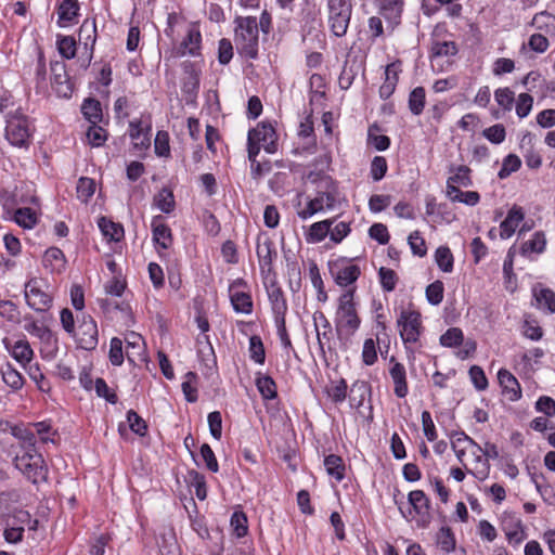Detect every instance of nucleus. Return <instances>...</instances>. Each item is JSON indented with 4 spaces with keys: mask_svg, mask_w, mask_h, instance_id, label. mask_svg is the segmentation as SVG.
I'll list each match as a JSON object with an SVG mask.
<instances>
[{
    "mask_svg": "<svg viewBox=\"0 0 555 555\" xmlns=\"http://www.w3.org/2000/svg\"><path fill=\"white\" fill-rule=\"evenodd\" d=\"M234 42L240 55L254 60L258 56V22L253 16H237L234 21Z\"/></svg>",
    "mask_w": 555,
    "mask_h": 555,
    "instance_id": "1",
    "label": "nucleus"
},
{
    "mask_svg": "<svg viewBox=\"0 0 555 555\" xmlns=\"http://www.w3.org/2000/svg\"><path fill=\"white\" fill-rule=\"evenodd\" d=\"M276 140V132L270 124L260 122L249 130L247 138L249 162L255 163L261 147L269 154L275 153L278 150Z\"/></svg>",
    "mask_w": 555,
    "mask_h": 555,
    "instance_id": "2",
    "label": "nucleus"
},
{
    "mask_svg": "<svg viewBox=\"0 0 555 555\" xmlns=\"http://www.w3.org/2000/svg\"><path fill=\"white\" fill-rule=\"evenodd\" d=\"M397 327L405 348H411L420 341L424 332L421 313L412 308L402 309L397 319Z\"/></svg>",
    "mask_w": 555,
    "mask_h": 555,
    "instance_id": "3",
    "label": "nucleus"
},
{
    "mask_svg": "<svg viewBox=\"0 0 555 555\" xmlns=\"http://www.w3.org/2000/svg\"><path fill=\"white\" fill-rule=\"evenodd\" d=\"M410 507L406 512L400 508L402 516L408 521H415L420 528H427L431 522L430 501L423 490H413L408 494Z\"/></svg>",
    "mask_w": 555,
    "mask_h": 555,
    "instance_id": "4",
    "label": "nucleus"
},
{
    "mask_svg": "<svg viewBox=\"0 0 555 555\" xmlns=\"http://www.w3.org/2000/svg\"><path fill=\"white\" fill-rule=\"evenodd\" d=\"M15 467L33 483L38 485L48 478V467L41 454L26 451L14 459Z\"/></svg>",
    "mask_w": 555,
    "mask_h": 555,
    "instance_id": "5",
    "label": "nucleus"
},
{
    "mask_svg": "<svg viewBox=\"0 0 555 555\" xmlns=\"http://www.w3.org/2000/svg\"><path fill=\"white\" fill-rule=\"evenodd\" d=\"M24 294L27 305L35 311L44 312L52 307L53 295L43 279H30L25 284Z\"/></svg>",
    "mask_w": 555,
    "mask_h": 555,
    "instance_id": "6",
    "label": "nucleus"
},
{
    "mask_svg": "<svg viewBox=\"0 0 555 555\" xmlns=\"http://www.w3.org/2000/svg\"><path fill=\"white\" fill-rule=\"evenodd\" d=\"M327 10L331 31L336 37L345 36L352 13L351 0H327Z\"/></svg>",
    "mask_w": 555,
    "mask_h": 555,
    "instance_id": "7",
    "label": "nucleus"
},
{
    "mask_svg": "<svg viewBox=\"0 0 555 555\" xmlns=\"http://www.w3.org/2000/svg\"><path fill=\"white\" fill-rule=\"evenodd\" d=\"M5 138L14 146L28 147L31 138L28 118L18 112L10 115L7 120Z\"/></svg>",
    "mask_w": 555,
    "mask_h": 555,
    "instance_id": "8",
    "label": "nucleus"
},
{
    "mask_svg": "<svg viewBox=\"0 0 555 555\" xmlns=\"http://www.w3.org/2000/svg\"><path fill=\"white\" fill-rule=\"evenodd\" d=\"M354 291L349 289L339 297L337 310V328H344L352 335L360 326V318L357 314L353 302Z\"/></svg>",
    "mask_w": 555,
    "mask_h": 555,
    "instance_id": "9",
    "label": "nucleus"
},
{
    "mask_svg": "<svg viewBox=\"0 0 555 555\" xmlns=\"http://www.w3.org/2000/svg\"><path fill=\"white\" fill-rule=\"evenodd\" d=\"M336 203V188L331 185L326 191L318 192L317 196L307 203L306 208L298 211V217L306 220L324 209H332Z\"/></svg>",
    "mask_w": 555,
    "mask_h": 555,
    "instance_id": "10",
    "label": "nucleus"
},
{
    "mask_svg": "<svg viewBox=\"0 0 555 555\" xmlns=\"http://www.w3.org/2000/svg\"><path fill=\"white\" fill-rule=\"evenodd\" d=\"M81 349L93 350L99 343V331L95 321L90 315H82L78 330L74 333Z\"/></svg>",
    "mask_w": 555,
    "mask_h": 555,
    "instance_id": "11",
    "label": "nucleus"
},
{
    "mask_svg": "<svg viewBox=\"0 0 555 555\" xmlns=\"http://www.w3.org/2000/svg\"><path fill=\"white\" fill-rule=\"evenodd\" d=\"M52 73V87L55 92L62 98H69L72 95V85L66 73V65L63 62H52L50 64Z\"/></svg>",
    "mask_w": 555,
    "mask_h": 555,
    "instance_id": "12",
    "label": "nucleus"
},
{
    "mask_svg": "<svg viewBox=\"0 0 555 555\" xmlns=\"http://www.w3.org/2000/svg\"><path fill=\"white\" fill-rule=\"evenodd\" d=\"M389 375L393 383V393L402 399L409 393L405 366L398 362L395 357L389 360Z\"/></svg>",
    "mask_w": 555,
    "mask_h": 555,
    "instance_id": "13",
    "label": "nucleus"
},
{
    "mask_svg": "<svg viewBox=\"0 0 555 555\" xmlns=\"http://www.w3.org/2000/svg\"><path fill=\"white\" fill-rule=\"evenodd\" d=\"M313 323L317 332L318 345L321 352L325 353V347L331 350L328 345L332 336V326L323 312L317 311L313 313Z\"/></svg>",
    "mask_w": 555,
    "mask_h": 555,
    "instance_id": "14",
    "label": "nucleus"
},
{
    "mask_svg": "<svg viewBox=\"0 0 555 555\" xmlns=\"http://www.w3.org/2000/svg\"><path fill=\"white\" fill-rule=\"evenodd\" d=\"M450 172L452 173L447 180L446 194L451 195V189H460V186L468 188L473 184L470 178V169L465 166H451Z\"/></svg>",
    "mask_w": 555,
    "mask_h": 555,
    "instance_id": "15",
    "label": "nucleus"
},
{
    "mask_svg": "<svg viewBox=\"0 0 555 555\" xmlns=\"http://www.w3.org/2000/svg\"><path fill=\"white\" fill-rule=\"evenodd\" d=\"M129 135L133 145L139 150H146L151 145V126L143 127V121L135 119L129 124Z\"/></svg>",
    "mask_w": 555,
    "mask_h": 555,
    "instance_id": "16",
    "label": "nucleus"
},
{
    "mask_svg": "<svg viewBox=\"0 0 555 555\" xmlns=\"http://www.w3.org/2000/svg\"><path fill=\"white\" fill-rule=\"evenodd\" d=\"M153 241L160 248L167 249L172 244V234L170 228L164 222L162 216H155L151 222Z\"/></svg>",
    "mask_w": 555,
    "mask_h": 555,
    "instance_id": "17",
    "label": "nucleus"
},
{
    "mask_svg": "<svg viewBox=\"0 0 555 555\" xmlns=\"http://www.w3.org/2000/svg\"><path fill=\"white\" fill-rule=\"evenodd\" d=\"M525 214L521 207L514 205L507 212L506 218L500 224V237L509 238L524 220Z\"/></svg>",
    "mask_w": 555,
    "mask_h": 555,
    "instance_id": "18",
    "label": "nucleus"
},
{
    "mask_svg": "<svg viewBox=\"0 0 555 555\" xmlns=\"http://www.w3.org/2000/svg\"><path fill=\"white\" fill-rule=\"evenodd\" d=\"M257 256L262 272L272 270L273 258L276 257L274 244L269 237L257 240Z\"/></svg>",
    "mask_w": 555,
    "mask_h": 555,
    "instance_id": "19",
    "label": "nucleus"
},
{
    "mask_svg": "<svg viewBox=\"0 0 555 555\" xmlns=\"http://www.w3.org/2000/svg\"><path fill=\"white\" fill-rule=\"evenodd\" d=\"M380 14L395 28L401 22L402 0H377Z\"/></svg>",
    "mask_w": 555,
    "mask_h": 555,
    "instance_id": "20",
    "label": "nucleus"
},
{
    "mask_svg": "<svg viewBox=\"0 0 555 555\" xmlns=\"http://www.w3.org/2000/svg\"><path fill=\"white\" fill-rule=\"evenodd\" d=\"M498 379L503 389V393L511 401H516L521 397V389L516 377L507 370L501 369L498 372Z\"/></svg>",
    "mask_w": 555,
    "mask_h": 555,
    "instance_id": "21",
    "label": "nucleus"
},
{
    "mask_svg": "<svg viewBox=\"0 0 555 555\" xmlns=\"http://www.w3.org/2000/svg\"><path fill=\"white\" fill-rule=\"evenodd\" d=\"M546 237L542 231H537L532 236L525 241L519 248L520 255L527 258H532L534 255H540L545 250Z\"/></svg>",
    "mask_w": 555,
    "mask_h": 555,
    "instance_id": "22",
    "label": "nucleus"
},
{
    "mask_svg": "<svg viewBox=\"0 0 555 555\" xmlns=\"http://www.w3.org/2000/svg\"><path fill=\"white\" fill-rule=\"evenodd\" d=\"M268 297L272 307L274 319H282L287 312V302L283 291L276 283H272L268 287Z\"/></svg>",
    "mask_w": 555,
    "mask_h": 555,
    "instance_id": "23",
    "label": "nucleus"
},
{
    "mask_svg": "<svg viewBox=\"0 0 555 555\" xmlns=\"http://www.w3.org/2000/svg\"><path fill=\"white\" fill-rule=\"evenodd\" d=\"M233 309L238 313L249 314L253 311V300L248 293L236 289V284L229 288Z\"/></svg>",
    "mask_w": 555,
    "mask_h": 555,
    "instance_id": "24",
    "label": "nucleus"
},
{
    "mask_svg": "<svg viewBox=\"0 0 555 555\" xmlns=\"http://www.w3.org/2000/svg\"><path fill=\"white\" fill-rule=\"evenodd\" d=\"M201 33L196 28H190L185 38L180 43L178 54L183 56L185 54L196 55L201 48Z\"/></svg>",
    "mask_w": 555,
    "mask_h": 555,
    "instance_id": "25",
    "label": "nucleus"
},
{
    "mask_svg": "<svg viewBox=\"0 0 555 555\" xmlns=\"http://www.w3.org/2000/svg\"><path fill=\"white\" fill-rule=\"evenodd\" d=\"M335 281L340 286H348L356 282L360 276V268L357 264H347L344 267L337 268L336 271H332Z\"/></svg>",
    "mask_w": 555,
    "mask_h": 555,
    "instance_id": "26",
    "label": "nucleus"
},
{
    "mask_svg": "<svg viewBox=\"0 0 555 555\" xmlns=\"http://www.w3.org/2000/svg\"><path fill=\"white\" fill-rule=\"evenodd\" d=\"M99 228L102 234L109 241L119 242L124 237V228L119 223L102 217L99 219Z\"/></svg>",
    "mask_w": 555,
    "mask_h": 555,
    "instance_id": "27",
    "label": "nucleus"
},
{
    "mask_svg": "<svg viewBox=\"0 0 555 555\" xmlns=\"http://www.w3.org/2000/svg\"><path fill=\"white\" fill-rule=\"evenodd\" d=\"M79 11L77 0H63L59 5V25L65 26L67 23L73 22Z\"/></svg>",
    "mask_w": 555,
    "mask_h": 555,
    "instance_id": "28",
    "label": "nucleus"
},
{
    "mask_svg": "<svg viewBox=\"0 0 555 555\" xmlns=\"http://www.w3.org/2000/svg\"><path fill=\"white\" fill-rule=\"evenodd\" d=\"M12 435L22 441L23 448L27 449V451H36V433L31 425L24 426H14L12 427Z\"/></svg>",
    "mask_w": 555,
    "mask_h": 555,
    "instance_id": "29",
    "label": "nucleus"
},
{
    "mask_svg": "<svg viewBox=\"0 0 555 555\" xmlns=\"http://www.w3.org/2000/svg\"><path fill=\"white\" fill-rule=\"evenodd\" d=\"M333 223L334 219H326L311 224L307 234V241L312 243L322 242L327 235H330V229Z\"/></svg>",
    "mask_w": 555,
    "mask_h": 555,
    "instance_id": "30",
    "label": "nucleus"
},
{
    "mask_svg": "<svg viewBox=\"0 0 555 555\" xmlns=\"http://www.w3.org/2000/svg\"><path fill=\"white\" fill-rule=\"evenodd\" d=\"M534 298L539 309L550 313L555 312V293L552 289H534Z\"/></svg>",
    "mask_w": 555,
    "mask_h": 555,
    "instance_id": "31",
    "label": "nucleus"
},
{
    "mask_svg": "<svg viewBox=\"0 0 555 555\" xmlns=\"http://www.w3.org/2000/svg\"><path fill=\"white\" fill-rule=\"evenodd\" d=\"M256 386L264 400H272L276 398V384L271 376L259 374L256 377Z\"/></svg>",
    "mask_w": 555,
    "mask_h": 555,
    "instance_id": "32",
    "label": "nucleus"
},
{
    "mask_svg": "<svg viewBox=\"0 0 555 555\" xmlns=\"http://www.w3.org/2000/svg\"><path fill=\"white\" fill-rule=\"evenodd\" d=\"M326 473L334 477L337 481H341L345 477V464L340 456L330 454L324 459Z\"/></svg>",
    "mask_w": 555,
    "mask_h": 555,
    "instance_id": "33",
    "label": "nucleus"
},
{
    "mask_svg": "<svg viewBox=\"0 0 555 555\" xmlns=\"http://www.w3.org/2000/svg\"><path fill=\"white\" fill-rule=\"evenodd\" d=\"M451 447L453 451L469 450L473 454L476 451H481V447L464 433H456L451 436Z\"/></svg>",
    "mask_w": 555,
    "mask_h": 555,
    "instance_id": "34",
    "label": "nucleus"
},
{
    "mask_svg": "<svg viewBox=\"0 0 555 555\" xmlns=\"http://www.w3.org/2000/svg\"><path fill=\"white\" fill-rule=\"evenodd\" d=\"M81 112L91 124H98L102 119L101 103L95 99H86L82 103Z\"/></svg>",
    "mask_w": 555,
    "mask_h": 555,
    "instance_id": "35",
    "label": "nucleus"
},
{
    "mask_svg": "<svg viewBox=\"0 0 555 555\" xmlns=\"http://www.w3.org/2000/svg\"><path fill=\"white\" fill-rule=\"evenodd\" d=\"M79 40L83 42L86 48L90 46V50H93L96 40V25L94 20L83 21L79 28Z\"/></svg>",
    "mask_w": 555,
    "mask_h": 555,
    "instance_id": "36",
    "label": "nucleus"
},
{
    "mask_svg": "<svg viewBox=\"0 0 555 555\" xmlns=\"http://www.w3.org/2000/svg\"><path fill=\"white\" fill-rule=\"evenodd\" d=\"M154 205L163 212L170 214L176 206L173 193L168 189H162L154 196Z\"/></svg>",
    "mask_w": 555,
    "mask_h": 555,
    "instance_id": "37",
    "label": "nucleus"
},
{
    "mask_svg": "<svg viewBox=\"0 0 555 555\" xmlns=\"http://www.w3.org/2000/svg\"><path fill=\"white\" fill-rule=\"evenodd\" d=\"M11 354L17 362L25 366L27 363L31 361L34 351L30 348L28 341L18 340L14 344Z\"/></svg>",
    "mask_w": 555,
    "mask_h": 555,
    "instance_id": "38",
    "label": "nucleus"
},
{
    "mask_svg": "<svg viewBox=\"0 0 555 555\" xmlns=\"http://www.w3.org/2000/svg\"><path fill=\"white\" fill-rule=\"evenodd\" d=\"M188 482L195 489V495L198 500L203 501L207 498V487L204 475L192 469L188 473Z\"/></svg>",
    "mask_w": 555,
    "mask_h": 555,
    "instance_id": "39",
    "label": "nucleus"
},
{
    "mask_svg": "<svg viewBox=\"0 0 555 555\" xmlns=\"http://www.w3.org/2000/svg\"><path fill=\"white\" fill-rule=\"evenodd\" d=\"M197 380H198V377L196 375V373L194 372H188L185 375H184V379L182 382V391L184 393V397L186 399V401L189 402H195L197 401Z\"/></svg>",
    "mask_w": 555,
    "mask_h": 555,
    "instance_id": "40",
    "label": "nucleus"
},
{
    "mask_svg": "<svg viewBox=\"0 0 555 555\" xmlns=\"http://www.w3.org/2000/svg\"><path fill=\"white\" fill-rule=\"evenodd\" d=\"M2 379L3 382L10 386L11 388L17 390L21 389L24 385V378L22 374L12 366V364L7 363L2 367Z\"/></svg>",
    "mask_w": 555,
    "mask_h": 555,
    "instance_id": "41",
    "label": "nucleus"
},
{
    "mask_svg": "<svg viewBox=\"0 0 555 555\" xmlns=\"http://www.w3.org/2000/svg\"><path fill=\"white\" fill-rule=\"evenodd\" d=\"M451 202L463 203L468 206H476L480 201V195L476 191L463 192L460 189H451V195H447Z\"/></svg>",
    "mask_w": 555,
    "mask_h": 555,
    "instance_id": "42",
    "label": "nucleus"
},
{
    "mask_svg": "<svg viewBox=\"0 0 555 555\" xmlns=\"http://www.w3.org/2000/svg\"><path fill=\"white\" fill-rule=\"evenodd\" d=\"M437 544L444 553H450L455 550V538L449 527H442L437 532Z\"/></svg>",
    "mask_w": 555,
    "mask_h": 555,
    "instance_id": "43",
    "label": "nucleus"
},
{
    "mask_svg": "<svg viewBox=\"0 0 555 555\" xmlns=\"http://www.w3.org/2000/svg\"><path fill=\"white\" fill-rule=\"evenodd\" d=\"M425 106V89L416 87L409 95V108L413 115H420Z\"/></svg>",
    "mask_w": 555,
    "mask_h": 555,
    "instance_id": "44",
    "label": "nucleus"
},
{
    "mask_svg": "<svg viewBox=\"0 0 555 555\" xmlns=\"http://www.w3.org/2000/svg\"><path fill=\"white\" fill-rule=\"evenodd\" d=\"M15 222L25 228L31 229L37 223V216L35 211L29 207L18 208L14 214Z\"/></svg>",
    "mask_w": 555,
    "mask_h": 555,
    "instance_id": "45",
    "label": "nucleus"
},
{
    "mask_svg": "<svg viewBox=\"0 0 555 555\" xmlns=\"http://www.w3.org/2000/svg\"><path fill=\"white\" fill-rule=\"evenodd\" d=\"M162 542H158L162 555H178V545L172 529L160 534Z\"/></svg>",
    "mask_w": 555,
    "mask_h": 555,
    "instance_id": "46",
    "label": "nucleus"
},
{
    "mask_svg": "<svg viewBox=\"0 0 555 555\" xmlns=\"http://www.w3.org/2000/svg\"><path fill=\"white\" fill-rule=\"evenodd\" d=\"M77 196L82 203H87L95 192V182L91 178L81 177L77 183Z\"/></svg>",
    "mask_w": 555,
    "mask_h": 555,
    "instance_id": "47",
    "label": "nucleus"
},
{
    "mask_svg": "<svg viewBox=\"0 0 555 555\" xmlns=\"http://www.w3.org/2000/svg\"><path fill=\"white\" fill-rule=\"evenodd\" d=\"M436 262L443 272H451L453 269V255L449 247L440 246L435 254Z\"/></svg>",
    "mask_w": 555,
    "mask_h": 555,
    "instance_id": "48",
    "label": "nucleus"
},
{
    "mask_svg": "<svg viewBox=\"0 0 555 555\" xmlns=\"http://www.w3.org/2000/svg\"><path fill=\"white\" fill-rule=\"evenodd\" d=\"M444 286L439 280L433 282L426 287V299L433 306H438L443 300Z\"/></svg>",
    "mask_w": 555,
    "mask_h": 555,
    "instance_id": "49",
    "label": "nucleus"
},
{
    "mask_svg": "<svg viewBox=\"0 0 555 555\" xmlns=\"http://www.w3.org/2000/svg\"><path fill=\"white\" fill-rule=\"evenodd\" d=\"M57 49H59V52L60 54L67 59V60H70L73 57H75L76 55V41L73 37L70 36H61L57 38Z\"/></svg>",
    "mask_w": 555,
    "mask_h": 555,
    "instance_id": "50",
    "label": "nucleus"
},
{
    "mask_svg": "<svg viewBox=\"0 0 555 555\" xmlns=\"http://www.w3.org/2000/svg\"><path fill=\"white\" fill-rule=\"evenodd\" d=\"M249 354L250 358L259 364H263L266 360V351L263 343L259 336H251L249 338Z\"/></svg>",
    "mask_w": 555,
    "mask_h": 555,
    "instance_id": "51",
    "label": "nucleus"
},
{
    "mask_svg": "<svg viewBox=\"0 0 555 555\" xmlns=\"http://www.w3.org/2000/svg\"><path fill=\"white\" fill-rule=\"evenodd\" d=\"M380 285L385 292H392L398 282V275L392 269L382 267L378 271Z\"/></svg>",
    "mask_w": 555,
    "mask_h": 555,
    "instance_id": "52",
    "label": "nucleus"
},
{
    "mask_svg": "<svg viewBox=\"0 0 555 555\" xmlns=\"http://www.w3.org/2000/svg\"><path fill=\"white\" fill-rule=\"evenodd\" d=\"M463 332L459 327H451L449 328L444 334L440 337V344L443 347H456L462 344L463 341Z\"/></svg>",
    "mask_w": 555,
    "mask_h": 555,
    "instance_id": "53",
    "label": "nucleus"
},
{
    "mask_svg": "<svg viewBox=\"0 0 555 555\" xmlns=\"http://www.w3.org/2000/svg\"><path fill=\"white\" fill-rule=\"evenodd\" d=\"M494 98L499 106L504 111H511L515 102V94L509 88H499L494 92Z\"/></svg>",
    "mask_w": 555,
    "mask_h": 555,
    "instance_id": "54",
    "label": "nucleus"
},
{
    "mask_svg": "<svg viewBox=\"0 0 555 555\" xmlns=\"http://www.w3.org/2000/svg\"><path fill=\"white\" fill-rule=\"evenodd\" d=\"M531 25L539 30L547 31L555 27V16L546 11L539 12L533 16Z\"/></svg>",
    "mask_w": 555,
    "mask_h": 555,
    "instance_id": "55",
    "label": "nucleus"
},
{
    "mask_svg": "<svg viewBox=\"0 0 555 555\" xmlns=\"http://www.w3.org/2000/svg\"><path fill=\"white\" fill-rule=\"evenodd\" d=\"M521 166L520 158L515 154L507 155L502 164V167L499 171V177L501 179L507 178L513 172L517 171Z\"/></svg>",
    "mask_w": 555,
    "mask_h": 555,
    "instance_id": "56",
    "label": "nucleus"
},
{
    "mask_svg": "<svg viewBox=\"0 0 555 555\" xmlns=\"http://www.w3.org/2000/svg\"><path fill=\"white\" fill-rule=\"evenodd\" d=\"M155 153L159 157L170 156L169 134L167 131H158L154 141Z\"/></svg>",
    "mask_w": 555,
    "mask_h": 555,
    "instance_id": "57",
    "label": "nucleus"
},
{
    "mask_svg": "<svg viewBox=\"0 0 555 555\" xmlns=\"http://www.w3.org/2000/svg\"><path fill=\"white\" fill-rule=\"evenodd\" d=\"M475 455V462L476 466L474 470H468L469 474H473L476 478L480 480H485L489 476L490 472V464L489 461L482 455V453H479L476 451Z\"/></svg>",
    "mask_w": 555,
    "mask_h": 555,
    "instance_id": "58",
    "label": "nucleus"
},
{
    "mask_svg": "<svg viewBox=\"0 0 555 555\" xmlns=\"http://www.w3.org/2000/svg\"><path fill=\"white\" fill-rule=\"evenodd\" d=\"M127 421L129 423L130 429L139 435V436H145L147 433V425L145 421L133 410H129L127 412Z\"/></svg>",
    "mask_w": 555,
    "mask_h": 555,
    "instance_id": "59",
    "label": "nucleus"
},
{
    "mask_svg": "<svg viewBox=\"0 0 555 555\" xmlns=\"http://www.w3.org/2000/svg\"><path fill=\"white\" fill-rule=\"evenodd\" d=\"M433 56H453L457 53L454 41H436L431 47Z\"/></svg>",
    "mask_w": 555,
    "mask_h": 555,
    "instance_id": "60",
    "label": "nucleus"
},
{
    "mask_svg": "<svg viewBox=\"0 0 555 555\" xmlns=\"http://www.w3.org/2000/svg\"><path fill=\"white\" fill-rule=\"evenodd\" d=\"M412 253L418 257H424L427 254L425 240L421 236L418 231H414L408 238Z\"/></svg>",
    "mask_w": 555,
    "mask_h": 555,
    "instance_id": "61",
    "label": "nucleus"
},
{
    "mask_svg": "<svg viewBox=\"0 0 555 555\" xmlns=\"http://www.w3.org/2000/svg\"><path fill=\"white\" fill-rule=\"evenodd\" d=\"M533 98L529 93H520L516 101V114L519 118H525L532 109Z\"/></svg>",
    "mask_w": 555,
    "mask_h": 555,
    "instance_id": "62",
    "label": "nucleus"
},
{
    "mask_svg": "<svg viewBox=\"0 0 555 555\" xmlns=\"http://www.w3.org/2000/svg\"><path fill=\"white\" fill-rule=\"evenodd\" d=\"M528 48L537 53H544L550 47L548 39L542 34H533L529 37Z\"/></svg>",
    "mask_w": 555,
    "mask_h": 555,
    "instance_id": "63",
    "label": "nucleus"
},
{
    "mask_svg": "<svg viewBox=\"0 0 555 555\" xmlns=\"http://www.w3.org/2000/svg\"><path fill=\"white\" fill-rule=\"evenodd\" d=\"M328 397L335 402L340 403L345 401L347 396V383L340 379L327 389Z\"/></svg>",
    "mask_w": 555,
    "mask_h": 555,
    "instance_id": "64",
    "label": "nucleus"
}]
</instances>
